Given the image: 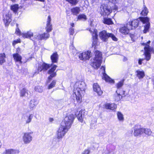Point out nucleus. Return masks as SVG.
Segmentation results:
<instances>
[{
  "mask_svg": "<svg viewBox=\"0 0 154 154\" xmlns=\"http://www.w3.org/2000/svg\"><path fill=\"white\" fill-rule=\"evenodd\" d=\"M94 54V59H93L91 65L94 68L97 69L100 66L102 61V54L98 51H96Z\"/></svg>",
  "mask_w": 154,
  "mask_h": 154,
  "instance_id": "7ed1b4c3",
  "label": "nucleus"
},
{
  "mask_svg": "<svg viewBox=\"0 0 154 154\" xmlns=\"http://www.w3.org/2000/svg\"><path fill=\"white\" fill-rule=\"evenodd\" d=\"M56 81L55 80H53L52 82L48 86V89H51L54 88L56 85Z\"/></svg>",
  "mask_w": 154,
  "mask_h": 154,
  "instance_id": "ea45409f",
  "label": "nucleus"
},
{
  "mask_svg": "<svg viewBox=\"0 0 154 154\" xmlns=\"http://www.w3.org/2000/svg\"><path fill=\"white\" fill-rule=\"evenodd\" d=\"M87 19L86 16L84 14H80L78 16V20L85 21Z\"/></svg>",
  "mask_w": 154,
  "mask_h": 154,
  "instance_id": "c9c22d12",
  "label": "nucleus"
},
{
  "mask_svg": "<svg viewBox=\"0 0 154 154\" xmlns=\"http://www.w3.org/2000/svg\"><path fill=\"white\" fill-rule=\"evenodd\" d=\"M31 134V133L29 132L24 133L23 137V140L24 143L29 144L32 141L33 138Z\"/></svg>",
  "mask_w": 154,
  "mask_h": 154,
  "instance_id": "9d476101",
  "label": "nucleus"
},
{
  "mask_svg": "<svg viewBox=\"0 0 154 154\" xmlns=\"http://www.w3.org/2000/svg\"><path fill=\"white\" fill-rule=\"evenodd\" d=\"M131 22L132 23L133 29H135L138 26L139 23V21L138 20H134Z\"/></svg>",
  "mask_w": 154,
  "mask_h": 154,
  "instance_id": "473e14b6",
  "label": "nucleus"
},
{
  "mask_svg": "<svg viewBox=\"0 0 154 154\" xmlns=\"http://www.w3.org/2000/svg\"><path fill=\"white\" fill-rule=\"evenodd\" d=\"M145 60L144 59H140L138 60V63L139 65H141L142 63V62L143 61Z\"/></svg>",
  "mask_w": 154,
  "mask_h": 154,
  "instance_id": "3c124183",
  "label": "nucleus"
},
{
  "mask_svg": "<svg viewBox=\"0 0 154 154\" xmlns=\"http://www.w3.org/2000/svg\"><path fill=\"white\" fill-rule=\"evenodd\" d=\"M74 119V115L71 114L66 116L62 121L61 125L68 129L70 128Z\"/></svg>",
  "mask_w": 154,
  "mask_h": 154,
  "instance_id": "20e7f679",
  "label": "nucleus"
},
{
  "mask_svg": "<svg viewBox=\"0 0 154 154\" xmlns=\"http://www.w3.org/2000/svg\"><path fill=\"white\" fill-rule=\"evenodd\" d=\"M53 120V119H50V121H52Z\"/></svg>",
  "mask_w": 154,
  "mask_h": 154,
  "instance_id": "13d9d810",
  "label": "nucleus"
},
{
  "mask_svg": "<svg viewBox=\"0 0 154 154\" xmlns=\"http://www.w3.org/2000/svg\"><path fill=\"white\" fill-rule=\"evenodd\" d=\"M86 86L84 82L79 81L77 82L75 84L73 91V96H75L76 99L78 102H80L82 98V94L85 93Z\"/></svg>",
  "mask_w": 154,
  "mask_h": 154,
  "instance_id": "f257e3e1",
  "label": "nucleus"
},
{
  "mask_svg": "<svg viewBox=\"0 0 154 154\" xmlns=\"http://www.w3.org/2000/svg\"><path fill=\"white\" fill-rule=\"evenodd\" d=\"M105 107L106 109H110L112 110H113L115 109L117 107L116 105L114 103L110 104L108 103H106L105 105Z\"/></svg>",
  "mask_w": 154,
  "mask_h": 154,
  "instance_id": "4be33fe9",
  "label": "nucleus"
},
{
  "mask_svg": "<svg viewBox=\"0 0 154 154\" xmlns=\"http://www.w3.org/2000/svg\"><path fill=\"white\" fill-rule=\"evenodd\" d=\"M20 48H18L17 49V50H16V51L17 52V53H18H18H19L20 52Z\"/></svg>",
  "mask_w": 154,
  "mask_h": 154,
  "instance_id": "864d4df0",
  "label": "nucleus"
},
{
  "mask_svg": "<svg viewBox=\"0 0 154 154\" xmlns=\"http://www.w3.org/2000/svg\"><path fill=\"white\" fill-rule=\"evenodd\" d=\"M143 128H135L134 129V136H138L141 135L143 134Z\"/></svg>",
  "mask_w": 154,
  "mask_h": 154,
  "instance_id": "aec40b11",
  "label": "nucleus"
},
{
  "mask_svg": "<svg viewBox=\"0 0 154 154\" xmlns=\"http://www.w3.org/2000/svg\"><path fill=\"white\" fill-rule=\"evenodd\" d=\"M102 69H103L104 70H105V67H102Z\"/></svg>",
  "mask_w": 154,
  "mask_h": 154,
  "instance_id": "6e6d98bb",
  "label": "nucleus"
},
{
  "mask_svg": "<svg viewBox=\"0 0 154 154\" xmlns=\"http://www.w3.org/2000/svg\"><path fill=\"white\" fill-rule=\"evenodd\" d=\"M103 78L107 82H109L111 83H114V81L105 73L103 74Z\"/></svg>",
  "mask_w": 154,
  "mask_h": 154,
  "instance_id": "393cba45",
  "label": "nucleus"
},
{
  "mask_svg": "<svg viewBox=\"0 0 154 154\" xmlns=\"http://www.w3.org/2000/svg\"><path fill=\"white\" fill-rule=\"evenodd\" d=\"M11 15L6 13L3 15V20L5 26H8L11 21Z\"/></svg>",
  "mask_w": 154,
  "mask_h": 154,
  "instance_id": "9b49d317",
  "label": "nucleus"
},
{
  "mask_svg": "<svg viewBox=\"0 0 154 154\" xmlns=\"http://www.w3.org/2000/svg\"><path fill=\"white\" fill-rule=\"evenodd\" d=\"M2 144L1 141H0V148H1V147L2 146Z\"/></svg>",
  "mask_w": 154,
  "mask_h": 154,
  "instance_id": "4d7b16f0",
  "label": "nucleus"
},
{
  "mask_svg": "<svg viewBox=\"0 0 154 154\" xmlns=\"http://www.w3.org/2000/svg\"><path fill=\"white\" fill-rule=\"evenodd\" d=\"M57 67V66L54 65L53 67L48 71V73L50 75L48 77V80L50 81L51 80L53 77L56 76V72H55L54 71Z\"/></svg>",
  "mask_w": 154,
  "mask_h": 154,
  "instance_id": "ddd939ff",
  "label": "nucleus"
},
{
  "mask_svg": "<svg viewBox=\"0 0 154 154\" xmlns=\"http://www.w3.org/2000/svg\"><path fill=\"white\" fill-rule=\"evenodd\" d=\"M124 81L125 79H122L116 84V86L117 88V90L120 89V88L123 85Z\"/></svg>",
  "mask_w": 154,
  "mask_h": 154,
  "instance_id": "4c0bfd02",
  "label": "nucleus"
},
{
  "mask_svg": "<svg viewBox=\"0 0 154 154\" xmlns=\"http://www.w3.org/2000/svg\"><path fill=\"white\" fill-rule=\"evenodd\" d=\"M150 42L149 41L146 43H142V45L145 46L144 48V54L145 56V59L147 61L149 60L151 58V54L150 53L154 54V48L152 47L149 46V44Z\"/></svg>",
  "mask_w": 154,
  "mask_h": 154,
  "instance_id": "f03ea898",
  "label": "nucleus"
},
{
  "mask_svg": "<svg viewBox=\"0 0 154 154\" xmlns=\"http://www.w3.org/2000/svg\"><path fill=\"white\" fill-rule=\"evenodd\" d=\"M51 58L52 63H57L58 60V54L56 53H54L51 55Z\"/></svg>",
  "mask_w": 154,
  "mask_h": 154,
  "instance_id": "a878e982",
  "label": "nucleus"
},
{
  "mask_svg": "<svg viewBox=\"0 0 154 154\" xmlns=\"http://www.w3.org/2000/svg\"><path fill=\"white\" fill-rule=\"evenodd\" d=\"M139 19L143 24H145L144 26V29L143 30V32L144 33H146L149 31L150 27V24L149 22V18L147 17H140Z\"/></svg>",
  "mask_w": 154,
  "mask_h": 154,
  "instance_id": "423d86ee",
  "label": "nucleus"
},
{
  "mask_svg": "<svg viewBox=\"0 0 154 154\" xmlns=\"http://www.w3.org/2000/svg\"><path fill=\"white\" fill-rule=\"evenodd\" d=\"M38 102L35 99H32L31 100L29 103V108L32 110L35 106L38 104Z\"/></svg>",
  "mask_w": 154,
  "mask_h": 154,
  "instance_id": "6ab92c4d",
  "label": "nucleus"
},
{
  "mask_svg": "<svg viewBox=\"0 0 154 154\" xmlns=\"http://www.w3.org/2000/svg\"><path fill=\"white\" fill-rule=\"evenodd\" d=\"M71 12L74 15H77L80 11V8L79 7H75L72 8Z\"/></svg>",
  "mask_w": 154,
  "mask_h": 154,
  "instance_id": "b1692460",
  "label": "nucleus"
},
{
  "mask_svg": "<svg viewBox=\"0 0 154 154\" xmlns=\"http://www.w3.org/2000/svg\"><path fill=\"white\" fill-rule=\"evenodd\" d=\"M50 66L49 64H48L45 63H42V64H39L37 73H39V72H41L42 70L44 71L47 70Z\"/></svg>",
  "mask_w": 154,
  "mask_h": 154,
  "instance_id": "4468645a",
  "label": "nucleus"
},
{
  "mask_svg": "<svg viewBox=\"0 0 154 154\" xmlns=\"http://www.w3.org/2000/svg\"><path fill=\"white\" fill-rule=\"evenodd\" d=\"M69 32L70 35H73L74 33V29L72 27L69 29Z\"/></svg>",
  "mask_w": 154,
  "mask_h": 154,
  "instance_id": "49530a36",
  "label": "nucleus"
},
{
  "mask_svg": "<svg viewBox=\"0 0 154 154\" xmlns=\"http://www.w3.org/2000/svg\"><path fill=\"white\" fill-rule=\"evenodd\" d=\"M90 153V150L88 149H87L85 150V151L82 152V154H89Z\"/></svg>",
  "mask_w": 154,
  "mask_h": 154,
  "instance_id": "8fccbe9b",
  "label": "nucleus"
},
{
  "mask_svg": "<svg viewBox=\"0 0 154 154\" xmlns=\"http://www.w3.org/2000/svg\"><path fill=\"white\" fill-rule=\"evenodd\" d=\"M49 36V34L48 33H44L42 34H39L37 35H35L34 37L36 39L42 40V39H46L48 38Z\"/></svg>",
  "mask_w": 154,
  "mask_h": 154,
  "instance_id": "2eb2a0df",
  "label": "nucleus"
},
{
  "mask_svg": "<svg viewBox=\"0 0 154 154\" xmlns=\"http://www.w3.org/2000/svg\"><path fill=\"white\" fill-rule=\"evenodd\" d=\"M89 31L92 34L93 39L92 45H95L97 44V30L94 29H89Z\"/></svg>",
  "mask_w": 154,
  "mask_h": 154,
  "instance_id": "f8f14e48",
  "label": "nucleus"
},
{
  "mask_svg": "<svg viewBox=\"0 0 154 154\" xmlns=\"http://www.w3.org/2000/svg\"><path fill=\"white\" fill-rule=\"evenodd\" d=\"M13 57L14 61L16 62H18L20 63H22V61H21L22 57L18 53L14 54H13Z\"/></svg>",
  "mask_w": 154,
  "mask_h": 154,
  "instance_id": "a211bd4d",
  "label": "nucleus"
},
{
  "mask_svg": "<svg viewBox=\"0 0 154 154\" xmlns=\"http://www.w3.org/2000/svg\"><path fill=\"white\" fill-rule=\"evenodd\" d=\"M69 130V129L60 125L57 132V138L62 139Z\"/></svg>",
  "mask_w": 154,
  "mask_h": 154,
  "instance_id": "0eeeda50",
  "label": "nucleus"
},
{
  "mask_svg": "<svg viewBox=\"0 0 154 154\" xmlns=\"http://www.w3.org/2000/svg\"><path fill=\"white\" fill-rule=\"evenodd\" d=\"M93 88L94 91L96 92L99 95H101L103 93L99 85L97 83H94L93 85Z\"/></svg>",
  "mask_w": 154,
  "mask_h": 154,
  "instance_id": "dca6fc26",
  "label": "nucleus"
},
{
  "mask_svg": "<svg viewBox=\"0 0 154 154\" xmlns=\"http://www.w3.org/2000/svg\"><path fill=\"white\" fill-rule=\"evenodd\" d=\"M72 5H75L78 2V0H66Z\"/></svg>",
  "mask_w": 154,
  "mask_h": 154,
  "instance_id": "a18cd8bd",
  "label": "nucleus"
},
{
  "mask_svg": "<svg viewBox=\"0 0 154 154\" xmlns=\"http://www.w3.org/2000/svg\"><path fill=\"white\" fill-rule=\"evenodd\" d=\"M29 95L28 91L25 88H23L20 91V96L21 97H28Z\"/></svg>",
  "mask_w": 154,
  "mask_h": 154,
  "instance_id": "5701e85b",
  "label": "nucleus"
},
{
  "mask_svg": "<svg viewBox=\"0 0 154 154\" xmlns=\"http://www.w3.org/2000/svg\"><path fill=\"white\" fill-rule=\"evenodd\" d=\"M92 54L90 51H87L80 53L79 55V58L82 60H89L91 57Z\"/></svg>",
  "mask_w": 154,
  "mask_h": 154,
  "instance_id": "1a4fd4ad",
  "label": "nucleus"
},
{
  "mask_svg": "<svg viewBox=\"0 0 154 154\" xmlns=\"http://www.w3.org/2000/svg\"><path fill=\"white\" fill-rule=\"evenodd\" d=\"M148 12L147 8L145 5H144L143 8L140 14H141L143 16H145L147 15Z\"/></svg>",
  "mask_w": 154,
  "mask_h": 154,
  "instance_id": "2f4dec72",
  "label": "nucleus"
},
{
  "mask_svg": "<svg viewBox=\"0 0 154 154\" xmlns=\"http://www.w3.org/2000/svg\"><path fill=\"white\" fill-rule=\"evenodd\" d=\"M125 27H127V29H128L129 30L131 29H133L132 25L131 22H128L126 24Z\"/></svg>",
  "mask_w": 154,
  "mask_h": 154,
  "instance_id": "79ce46f5",
  "label": "nucleus"
},
{
  "mask_svg": "<svg viewBox=\"0 0 154 154\" xmlns=\"http://www.w3.org/2000/svg\"><path fill=\"white\" fill-rule=\"evenodd\" d=\"M117 116L118 119L120 121H123L124 119L123 116L121 112H118L117 113Z\"/></svg>",
  "mask_w": 154,
  "mask_h": 154,
  "instance_id": "58836bf2",
  "label": "nucleus"
},
{
  "mask_svg": "<svg viewBox=\"0 0 154 154\" xmlns=\"http://www.w3.org/2000/svg\"><path fill=\"white\" fill-rule=\"evenodd\" d=\"M137 76L139 79H142L145 76L144 72L143 71L137 70L136 71Z\"/></svg>",
  "mask_w": 154,
  "mask_h": 154,
  "instance_id": "c85d7f7f",
  "label": "nucleus"
},
{
  "mask_svg": "<svg viewBox=\"0 0 154 154\" xmlns=\"http://www.w3.org/2000/svg\"><path fill=\"white\" fill-rule=\"evenodd\" d=\"M6 55L5 53H0V65H2L5 62Z\"/></svg>",
  "mask_w": 154,
  "mask_h": 154,
  "instance_id": "cd10ccee",
  "label": "nucleus"
},
{
  "mask_svg": "<svg viewBox=\"0 0 154 154\" xmlns=\"http://www.w3.org/2000/svg\"><path fill=\"white\" fill-rule=\"evenodd\" d=\"M51 21V17L49 16L48 18V20L46 24V31L48 32H51L52 30V25L50 23Z\"/></svg>",
  "mask_w": 154,
  "mask_h": 154,
  "instance_id": "f3484780",
  "label": "nucleus"
},
{
  "mask_svg": "<svg viewBox=\"0 0 154 154\" xmlns=\"http://www.w3.org/2000/svg\"><path fill=\"white\" fill-rule=\"evenodd\" d=\"M119 92H118V94L121 96L122 97H123L125 96V91H124L121 90L120 89L118 90Z\"/></svg>",
  "mask_w": 154,
  "mask_h": 154,
  "instance_id": "de8ad7c7",
  "label": "nucleus"
},
{
  "mask_svg": "<svg viewBox=\"0 0 154 154\" xmlns=\"http://www.w3.org/2000/svg\"><path fill=\"white\" fill-rule=\"evenodd\" d=\"M70 25L72 26V27H73L74 26V24L73 23H72L70 24Z\"/></svg>",
  "mask_w": 154,
  "mask_h": 154,
  "instance_id": "5fc2aeb1",
  "label": "nucleus"
},
{
  "mask_svg": "<svg viewBox=\"0 0 154 154\" xmlns=\"http://www.w3.org/2000/svg\"><path fill=\"white\" fill-rule=\"evenodd\" d=\"M19 152L18 150L13 149H7L2 153V154H15Z\"/></svg>",
  "mask_w": 154,
  "mask_h": 154,
  "instance_id": "412c9836",
  "label": "nucleus"
},
{
  "mask_svg": "<svg viewBox=\"0 0 154 154\" xmlns=\"http://www.w3.org/2000/svg\"><path fill=\"white\" fill-rule=\"evenodd\" d=\"M16 25H17V26H18V24H16Z\"/></svg>",
  "mask_w": 154,
  "mask_h": 154,
  "instance_id": "bf43d9fd",
  "label": "nucleus"
},
{
  "mask_svg": "<svg viewBox=\"0 0 154 154\" xmlns=\"http://www.w3.org/2000/svg\"><path fill=\"white\" fill-rule=\"evenodd\" d=\"M18 8V5L17 4H15L12 5L11 7V10L15 13H16L17 12Z\"/></svg>",
  "mask_w": 154,
  "mask_h": 154,
  "instance_id": "72a5a7b5",
  "label": "nucleus"
},
{
  "mask_svg": "<svg viewBox=\"0 0 154 154\" xmlns=\"http://www.w3.org/2000/svg\"><path fill=\"white\" fill-rule=\"evenodd\" d=\"M33 118L32 114H29V116H26V118H25V123L26 124H28L31 122Z\"/></svg>",
  "mask_w": 154,
  "mask_h": 154,
  "instance_id": "bb28decb",
  "label": "nucleus"
},
{
  "mask_svg": "<svg viewBox=\"0 0 154 154\" xmlns=\"http://www.w3.org/2000/svg\"><path fill=\"white\" fill-rule=\"evenodd\" d=\"M143 133H144L148 136L150 135L152 133V131L150 129L148 128H143Z\"/></svg>",
  "mask_w": 154,
  "mask_h": 154,
  "instance_id": "e433bc0d",
  "label": "nucleus"
},
{
  "mask_svg": "<svg viewBox=\"0 0 154 154\" xmlns=\"http://www.w3.org/2000/svg\"><path fill=\"white\" fill-rule=\"evenodd\" d=\"M120 32L124 35H126L128 34L129 30L128 29H127L125 26L121 27L119 29Z\"/></svg>",
  "mask_w": 154,
  "mask_h": 154,
  "instance_id": "c756f323",
  "label": "nucleus"
},
{
  "mask_svg": "<svg viewBox=\"0 0 154 154\" xmlns=\"http://www.w3.org/2000/svg\"><path fill=\"white\" fill-rule=\"evenodd\" d=\"M20 42V39H17V40H15L13 42V45H14Z\"/></svg>",
  "mask_w": 154,
  "mask_h": 154,
  "instance_id": "603ef678",
  "label": "nucleus"
},
{
  "mask_svg": "<svg viewBox=\"0 0 154 154\" xmlns=\"http://www.w3.org/2000/svg\"><path fill=\"white\" fill-rule=\"evenodd\" d=\"M99 36L100 39L105 42H106L109 37L111 38L114 41H117L118 39L114 34L111 33H108L104 30L99 33Z\"/></svg>",
  "mask_w": 154,
  "mask_h": 154,
  "instance_id": "39448f33",
  "label": "nucleus"
},
{
  "mask_svg": "<svg viewBox=\"0 0 154 154\" xmlns=\"http://www.w3.org/2000/svg\"><path fill=\"white\" fill-rule=\"evenodd\" d=\"M35 90L38 92H42L43 91L42 88V86H36L35 88Z\"/></svg>",
  "mask_w": 154,
  "mask_h": 154,
  "instance_id": "c03bdc74",
  "label": "nucleus"
},
{
  "mask_svg": "<svg viewBox=\"0 0 154 154\" xmlns=\"http://www.w3.org/2000/svg\"><path fill=\"white\" fill-rule=\"evenodd\" d=\"M118 92H119V90H117L116 93L114 95V99L117 101H119L122 98L121 96L118 94Z\"/></svg>",
  "mask_w": 154,
  "mask_h": 154,
  "instance_id": "f704fd0d",
  "label": "nucleus"
},
{
  "mask_svg": "<svg viewBox=\"0 0 154 154\" xmlns=\"http://www.w3.org/2000/svg\"><path fill=\"white\" fill-rule=\"evenodd\" d=\"M22 36L25 38H30L33 36V33L31 31H28L26 33H22Z\"/></svg>",
  "mask_w": 154,
  "mask_h": 154,
  "instance_id": "7c9ffc66",
  "label": "nucleus"
},
{
  "mask_svg": "<svg viewBox=\"0 0 154 154\" xmlns=\"http://www.w3.org/2000/svg\"><path fill=\"white\" fill-rule=\"evenodd\" d=\"M77 117L78 120L81 122H82L83 121V118L82 112H79V113L77 115Z\"/></svg>",
  "mask_w": 154,
  "mask_h": 154,
  "instance_id": "37998d69",
  "label": "nucleus"
},
{
  "mask_svg": "<svg viewBox=\"0 0 154 154\" xmlns=\"http://www.w3.org/2000/svg\"><path fill=\"white\" fill-rule=\"evenodd\" d=\"M100 14L103 16H108L111 13L112 11L110 7L106 6L105 5H102L100 7Z\"/></svg>",
  "mask_w": 154,
  "mask_h": 154,
  "instance_id": "6e6552de",
  "label": "nucleus"
},
{
  "mask_svg": "<svg viewBox=\"0 0 154 154\" xmlns=\"http://www.w3.org/2000/svg\"><path fill=\"white\" fill-rule=\"evenodd\" d=\"M103 22L104 23L109 25L112 24V22L110 19L105 18Z\"/></svg>",
  "mask_w": 154,
  "mask_h": 154,
  "instance_id": "a19ab883",
  "label": "nucleus"
},
{
  "mask_svg": "<svg viewBox=\"0 0 154 154\" xmlns=\"http://www.w3.org/2000/svg\"><path fill=\"white\" fill-rule=\"evenodd\" d=\"M15 33L16 34H18V35H20L21 34H21V32L20 30L18 28H17L16 30L15 31Z\"/></svg>",
  "mask_w": 154,
  "mask_h": 154,
  "instance_id": "09e8293b",
  "label": "nucleus"
}]
</instances>
